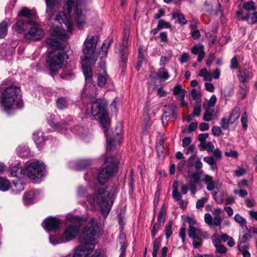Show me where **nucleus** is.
I'll return each mask as SVG.
<instances>
[{"label":"nucleus","instance_id":"nucleus-44","mask_svg":"<svg viewBox=\"0 0 257 257\" xmlns=\"http://www.w3.org/2000/svg\"><path fill=\"white\" fill-rule=\"evenodd\" d=\"M217 99L215 95H212L209 101H206L203 103V107L209 108L210 107L214 106L216 102Z\"/></svg>","mask_w":257,"mask_h":257},{"label":"nucleus","instance_id":"nucleus-31","mask_svg":"<svg viewBox=\"0 0 257 257\" xmlns=\"http://www.w3.org/2000/svg\"><path fill=\"white\" fill-rule=\"evenodd\" d=\"M57 107L60 109H64L68 107L69 103L67 99L65 97H59L56 100Z\"/></svg>","mask_w":257,"mask_h":257},{"label":"nucleus","instance_id":"nucleus-13","mask_svg":"<svg viewBox=\"0 0 257 257\" xmlns=\"http://www.w3.org/2000/svg\"><path fill=\"white\" fill-rule=\"evenodd\" d=\"M61 224V220L55 217H48L42 223L43 227L48 231H55Z\"/></svg>","mask_w":257,"mask_h":257},{"label":"nucleus","instance_id":"nucleus-28","mask_svg":"<svg viewBox=\"0 0 257 257\" xmlns=\"http://www.w3.org/2000/svg\"><path fill=\"white\" fill-rule=\"evenodd\" d=\"M240 114V109L239 107L237 106L235 107L231 111L230 116L229 117L230 123L231 124L233 123L235 120L239 118Z\"/></svg>","mask_w":257,"mask_h":257},{"label":"nucleus","instance_id":"nucleus-42","mask_svg":"<svg viewBox=\"0 0 257 257\" xmlns=\"http://www.w3.org/2000/svg\"><path fill=\"white\" fill-rule=\"evenodd\" d=\"M7 23L3 21L0 23V38H4L7 34Z\"/></svg>","mask_w":257,"mask_h":257},{"label":"nucleus","instance_id":"nucleus-10","mask_svg":"<svg viewBox=\"0 0 257 257\" xmlns=\"http://www.w3.org/2000/svg\"><path fill=\"white\" fill-rule=\"evenodd\" d=\"M166 215V208L164 204H163L161 208L160 211L159 213L157 222L155 223L151 230V235L153 238H154L157 234L160 228L164 226Z\"/></svg>","mask_w":257,"mask_h":257},{"label":"nucleus","instance_id":"nucleus-19","mask_svg":"<svg viewBox=\"0 0 257 257\" xmlns=\"http://www.w3.org/2000/svg\"><path fill=\"white\" fill-rule=\"evenodd\" d=\"M50 35L53 37L63 41H66L68 39L67 35L65 33L62 32L58 27L51 28Z\"/></svg>","mask_w":257,"mask_h":257},{"label":"nucleus","instance_id":"nucleus-9","mask_svg":"<svg viewBox=\"0 0 257 257\" xmlns=\"http://www.w3.org/2000/svg\"><path fill=\"white\" fill-rule=\"evenodd\" d=\"M44 36V31L36 22L35 24L30 25L29 31L25 34V38L27 40L36 41L41 40Z\"/></svg>","mask_w":257,"mask_h":257},{"label":"nucleus","instance_id":"nucleus-60","mask_svg":"<svg viewBox=\"0 0 257 257\" xmlns=\"http://www.w3.org/2000/svg\"><path fill=\"white\" fill-rule=\"evenodd\" d=\"M213 151V156L212 157H213L214 159H215V160L217 161L221 159L222 154L219 149H214Z\"/></svg>","mask_w":257,"mask_h":257},{"label":"nucleus","instance_id":"nucleus-64","mask_svg":"<svg viewBox=\"0 0 257 257\" xmlns=\"http://www.w3.org/2000/svg\"><path fill=\"white\" fill-rule=\"evenodd\" d=\"M215 59V56L214 54L213 53L210 52L209 54L208 57L206 60V64L208 66H210L212 62Z\"/></svg>","mask_w":257,"mask_h":257},{"label":"nucleus","instance_id":"nucleus-39","mask_svg":"<svg viewBox=\"0 0 257 257\" xmlns=\"http://www.w3.org/2000/svg\"><path fill=\"white\" fill-rule=\"evenodd\" d=\"M172 19H175L178 18V23L182 25H185L187 21L184 17V16L182 14L178 13H173L172 15Z\"/></svg>","mask_w":257,"mask_h":257},{"label":"nucleus","instance_id":"nucleus-62","mask_svg":"<svg viewBox=\"0 0 257 257\" xmlns=\"http://www.w3.org/2000/svg\"><path fill=\"white\" fill-rule=\"evenodd\" d=\"M212 133L214 136H219L222 133V131L220 127L214 126L212 128Z\"/></svg>","mask_w":257,"mask_h":257},{"label":"nucleus","instance_id":"nucleus-21","mask_svg":"<svg viewBox=\"0 0 257 257\" xmlns=\"http://www.w3.org/2000/svg\"><path fill=\"white\" fill-rule=\"evenodd\" d=\"M253 74L252 72L248 70L239 71L238 78L240 83H244L252 77Z\"/></svg>","mask_w":257,"mask_h":257},{"label":"nucleus","instance_id":"nucleus-12","mask_svg":"<svg viewBox=\"0 0 257 257\" xmlns=\"http://www.w3.org/2000/svg\"><path fill=\"white\" fill-rule=\"evenodd\" d=\"M18 16L20 17H25L28 19V23L30 25H34L36 24L38 19L37 12L35 10H31L27 7H24L19 12Z\"/></svg>","mask_w":257,"mask_h":257},{"label":"nucleus","instance_id":"nucleus-45","mask_svg":"<svg viewBox=\"0 0 257 257\" xmlns=\"http://www.w3.org/2000/svg\"><path fill=\"white\" fill-rule=\"evenodd\" d=\"M172 225L173 222L170 221L165 226V233L167 238H169L172 235Z\"/></svg>","mask_w":257,"mask_h":257},{"label":"nucleus","instance_id":"nucleus-46","mask_svg":"<svg viewBox=\"0 0 257 257\" xmlns=\"http://www.w3.org/2000/svg\"><path fill=\"white\" fill-rule=\"evenodd\" d=\"M48 123L52 127L57 130L63 129L65 127L66 124L64 122H55L54 121L48 120Z\"/></svg>","mask_w":257,"mask_h":257},{"label":"nucleus","instance_id":"nucleus-15","mask_svg":"<svg viewBox=\"0 0 257 257\" xmlns=\"http://www.w3.org/2000/svg\"><path fill=\"white\" fill-rule=\"evenodd\" d=\"M81 64L86 81L88 82H90L92 78L91 67L95 63H92L91 61L82 60Z\"/></svg>","mask_w":257,"mask_h":257},{"label":"nucleus","instance_id":"nucleus-54","mask_svg":"<svg viewBox=\"0 0 257 257\" xmlns=\"http://www.w3.org/2000/svg\"><path fill=\"white\" fill-rule=\"evenodd\" d=\"M230 123L229 118L227 119L225 117H222L221 120L220 125L223 130H227L229 128Z\"/></svg>","mask_w":257,"mask_h":257},{"label":"nucleus","instance_id":"nucleus-35","mask_svg":"<svg viewBox=\"0 0 257 257\" xmlns=\"http://www.w3.org/2000/svg\"><path fill=\"white\" fill-rule=\"evenodd\" d=\"M243 8L248 12L255 11L257 9L254 2L252 1L246 2L243 4Z\"/></svg>","mask_w":257,"mask_h":257},{"label":"nucleus","instance_id":"nucleus-17","mask_svg":"<svg viewBox=\"0 0 257 257\" xmlns=\"http://www.w3.org/2000/svg\"><path fill=\"white\" fill-rule=\"evenodd\" d=\"M251 237L252 235H250L249 232H248L247 233H244L242 236L239 238L237 242V246L239 250L248 249V241Z\"/></svg>","mask_w":257,"mask_h":257},{"label":"nucleus","instance_id":"nucleus-32","mask_svg":"<svg viewBox=\"0 0 257 257\" xmlns=\"http://www.w3.org/2000/svg\"><path fill=\"white\" fill-rule=\"evenodd\" d=\"M239 88L240 90L238 92L237 94L241 98L244 99L248 92V87L245 83H240Z\"/></svg>","mask_w":257,"mask_h":257},{"label":"nucleus","instance_id":"nucleus-55","mask_svg":"<svg viewBox=\"0 0 257 257\" xmlns=\"http://www.w3.org/2000/svg\"><path fill=\"white\" fill-rule=\"evenodd\" d=\"M164 143V141L162 139L159 140L157 141V142L156 143V148L157 151L158 153L163 152Z\"/></svg>","mask_w":257,"mask_h":257},{"label":"nucleus","instance_id":"nucleus-53","mask_svg":"<svg viewBox=\"0 0 257 257\" xmlns=\"http://www.w3.org/2000/svg\"><path fill=\"white\" fill-rule=\"evenodd\" d=\"M194 106L193 114V116H198L200 114L201 102L195 103Z\"/></svg>","mask_w":257,"mask_h":257},{"label":"nucleus","instance_id":"nucleus-34","mask_svg":"<svg viewBox=\"0 0 257 257\" xmlns=\"http://www.w3.org/2000/svg\"><path fill=\"white\" fill-rule=\"evenodd\" d=\"M155 74L159 78L162 80H167L169 77V73L164 67L160 68Z\"/></svg>","mask_w":257,"mask_h":257},{"label":"nucleus","instance_id":"nucleus-22","mask_svg":"<svg viewBox=\"0 0 257 257\" xmlns=\"http://www.w3.org/2000/svg\"><path fill=\"white\" fill-rule=\"evenodd\" d=\"M15 30L18 33H22L28 29L30 27V24L27 21L19 20L15 25Z\"/></svg>","mask_w":257,"mask_h":257},{"label":"nucleus","instance_id":"nucleus-40","mask_svg":"<svg viewBox=\"0 0 257 257\" xmlns=\"http://www.w3.org/2000/svg\"><path fill=\"white\" fill-rule=\"evenodd\" d=\"M188 234L189 237L194 238L199 236L200 235V231L193 226H189Z\"/></svg>","mask_w":257,"mask_h":257},{"label":"nucleus","instance_id":"nucleus-61","mask_svg":"<svg viewBox=\"0 0 257 257\" xmlns=\"http://www.w3.org/2000/svg\"><path fill=\"white\" fill-rule=\"evenodd\" d=\"M207 199L205 197L197 200L196 202V208L197 209L201 208L204 206L205 202H207Z\"/></svg>","mask_w":257,"mask_h":257},{"label":"nucleus","instance_id":"nucleus-7","mask_svg":"<svg viewBox=\"0 0 257 257\" xmlns=\"http://www.w3.org/2000/svg\"><path fill=\"white\" fill-rule=\"evenodd\" d=\"M94 201L99 206L103 215H107L112 205L110 193L104 188H100L94 198Z\"/></svg>","mask_w":257,"mask_h":257},{"label":"nucleus","instance_id":"nucleus-26","mask_svg":"<svg viewBox=\"0 0 257 257\" xmlns=\"http://www.w3.org/2000/svg\"><path fill=\"white\" fill-rule=\"evenodd\" d=\"M203 160L205 162L208 164L210 166V168L212 171H217V161L215 160V159H214L212 156H207L205 157L203 159Z\"/></svg>","mask_w":257,"mask_h":257},{"label":"nucleus","instance_id":"nucleus-57","mask_svg":"<svg viewBox=\"0 0 257 257\" xmlns=\"http://www.w3.org/2000/svg\"><path fill=\"white\" fill-rule=\"evenodd\" d=\"M241 122L243 127L244 129H246V128L247 127V114L246 112H244L242 113L241 117Z\"/></svg>","mask_w":257,"mask_h":257},{"label":"nucleus","instance_id":"nucleus-30","mask_svg":"<svg viewBox=\"0 0 257 257\" xmlns=\"http://www.w3.org/2000/svg\"><path fill=\"white\" fill-rule=\"evenodd\" d=\"M96 119H99L100 123L103 127H106L109 123L108 114L106 111L103 114L98 115L96 117Z\"/></svg>","mask_w":257,"mask_h":257},{"label":"nucleus","instance_id":"nucleus-48","mask_svg":"<svg viewBox=\"0 0 257 257\" xmlns=\"http://www.w3.org/2000/svg\"><path fill=\"white\" fill-rule=\"evenodd\" d=\"M107 78L108 77L106 74H105V75H99L97 78V84L98 86H103L106 82Z\"/></svg>","mask_w":257,"mask_h":257},{"label":"nucleus","instance_id":"nucleus-49","mask_svg":"<svg viewBox=\"0 0 257 257\" xmlns=\"http://www.w3.org/2000/svg\"><path fill=\"white\" fill-rule=\"evenodd\" d=\"M171 27V24L164 20H160L158 22V29H160L161 30L164 28H170Z\"/></svg>","mask_w":257,"mask_h":257},{"label":"nucleus","instance_id":"nucleus-24","mask_svg":"<svg viewBox=\"0 0 257 257\" xmlns=\"http://www.w3.org/2000/svg\"><path fill=\"white\" fill-rule=\"evenodd\" d=\"M222 210L220 208H217L213 212V226H217L220 225L222 222V219L220 216Z\"/></svg>","mask_w":257,"mask_h":257},{"label":"nucleus","instance_id":"nucleus-58","mask_svg":"<svg viewBox=\"0 0 257 257\" xmlns=\"http://www.w3.org/2000/svg\"><path fill=\"white\" fill-rule=\"evenodd\" d=\"M118 241L120 245V250H126V245L125 243V237L123 235H120L118 238Z\"/></svg>","mask_w":257,"mask_h":257},{"label":"nucleus","instance_id":"nucleus-56","mask_svg":"<svg viewBox=\"0 0 257 257\" xmlns=\"http://www.w3.org/2000/svg\"><path fill=\"white\" fill-rule=\"evenodd\" d=\"M204 220L206 223L209 226H213V218L210 214L206 213L204 215Z\"/></svg>","mask_w":257,"mask_h":257},{"label":"nucleus","instance_id":"nucleus-27","mask_svg":"<svg viewBox=\"0 0 257 257\" xmlns=\"http://www.w3.org/2000/svg\"><path fill=\"white\" fill-rule=\"evenodd\" d=\"M33 139L38 147H42L45 141L42 133L36 132L33 135Z\"/></svg>","mask_w":257,"mask_h":257},{"label":"nucleus","instance_id":"nucleus-59","mask_svg":"<svg viewBox=\"0 0 257 257\" xmlns=\"http://www.w3.org/2000/svg\"><path fill=\"white\" fill-rule=\"evenodd\" d=\"M234 218L235 221L240 224L246 223V220L242 216H241L239 214H235Z\"/></svg>","mask_w":257,"mask_h":257},{"label":"nucleus","instance_id":"nucleus-16","mask_svg":"<svg viewBox=\"0 0 257 257\" xmlns=\"http://www.w3.org/2000/svg\"><path fill=\"white\" fill-rule=\"evenodd\" d=\"M128 56V50L127 47L120 46L119 65L122 72L124 71L126 68Z\"/></svg>","mask_w":257,"mask_h":257},{"label":"nucleus","instance_id":"nucleus-11","mask_svg":"<svg viewBox=\"0 0 257 257\" xmlns=\"http://www.w3.org/2000/svg\"><path fill=\"white\" fill-rule=\"evenodd\" d=\"M107 102L102 99H97L91 103V113L94 118L96 116L103 114L106 111Z\"/></svg>","mask_w":257,"mask_h":257},{"label":"nucleus","instance_id":"nucleus-1","mask_svg":"<svg viewBox=\"0 0 257 257\" xmlns=\"http://www.w3.org/2000/svg\"><path fill=\"white\" fill-rule=\"evenodd\" d=\"M46 4V13L48 19V24L57 22L61 25L62 29H66L71 33L73 29L72 20H75L79 29H82L85 25V17L81 10V0H65V6L69 17L65 13L58 10V0H45Z\"/></svg>","mask_w":257,"mask_h":257},{"label":"nucleus","instance_id":"nucleus-47","mask_svg":"<svg viewBox=\"0 0 257 257\" xmlns=\"http://www.w3.org/2000/svg\"><path fill=\"white\" fill-rule=\"evenodd\" d=\"M204 120L209 121L213 119V111H210L209 108H206L205 113L203 116Z\"/></svg>","mask_w":257,"mask_h":257},{"label":"nucleus","instance_id":"nucleus-25","mask_svg":"<svg viewBox=\"0 0 257 257\" xmlns=\"http://www.w3.org/2000/svg\"><path fill=\"white\" fill-rule=\"evenodd\" d=\"M25 185L26 183L20 180H18L13 181V184L11 186V188L14 192L17 193L24 190Z\"/></svg>","mask_w":257,"mask_h":257},{"label":"nucleus","instance_id":"nucleus-5","mask_svg":"<svg viewBox=\"0 0 257 257\" xmlns=\"http://www.w3.org/2000/svg\"><path fill=\"white\" fill-rule=\"evenodd\" d=\"M104 165V167L100 170L97 177L98 182L102 185L106 183L117 172L118 160L112 156H107Z\"/></svg>","mask_w":257,"mask_h":257},{"label":"nucleus","instance_id":"nucleus-38","mask_svg":"<svg viewBox=\"0 0 257 257\" xmlns=\"http://www.w3.org/2000/svg\"><path fill=\"white\" fill-rule=\"evenodd\" d=\"M35 198V193L33 191L26 192L24 197L25 203L30 204L31 203Z\"/></svg>","mask_w":257,"mask_h":257},{"label":"nucleus","instance_id":"nucleus-51","mask_svg":"<svg viewBox=\"0 0 257 257\" xmlns=\"http://www.w3.org/2000/svg\"><path fill=\"white\" fill-rule=\"evenodd\" d=\"M211 240L215 247L221 244V236L218 234H214L212 235L211 237Z\"/></svg>","mask_w":257,"mask_h":257},{"label":"nucleus","instance_id":"nucleus-29","mask_svg":"<svg viewBox=\"0 0 257 257\" xmlns=\"http://www.w3.org/2000/svg\"><path fill=\"white\" fill-rule=\"evenodd\" d=\"M90 165V162L88 160H80L76 162V169L82 170Z\"/></svg>","mask_w":257,"mask_h":257},{"label":"nucleus","instance_id":"nucleus-6","mask_svg":"<svg viewBox=\"0 0 257 257\" xmlns=\"http://www.w3.org/2000/svg\"><path fill=\"white\" fill-rule=\"evenodd\" d=\"M98 37L96 35L87 37L84 41L82 46L83 56H81V60L91 61L95 63L98 59L96 52Z\"/></svg>","mask_w":257,"mask_h":257},{"label":"nucleus","instance_id":"nucleus-4","mask_svg":"<svg viewBox=\"0 0 257 257\" xmlns=\"http://www.w3.org/2000/svg\"><path fill=\"white\" fill-rule=\"evenodd\" d=\"M2 85L4 89L1 97V103L4 110L9 112L11 110L22 106L21 90L19 87L6 81Z\"/></svg>","mask_w":257,"mask_h":257},{"label":"nucleus","instance_id":"nucleus-52","mask_svg":"<svg viewBox=\"0 0 257 257\" xmlns=\"http://www.w3.org/2000/svg\"><path fill=\"white\" fill-rule=\"evenodd\" d=\"M193 239L192 244L194 248H200L202 245V240L199 236L195 237Z\"/></svg>","mask_w":257,"mask_h":257},{"label":"nucleus","instance_id":"nucleus-3","mask_svg":"<svg viewBox=\"0 0 257 257\" xmlns=\"http://www.w3.org/2000/svg\"><path fill=\"white\" fill-rule=\"evenodd\" d=\"M46 42L50 48L55 50L50 52L47 58V66L51 75L53 76L62 67L66 55L65 50L69 48V46L52 38L47 39Z\"/></svg>","mask_w":257,"mask_h":257},{"label":"nucleus","instance_id":"nucleus-43","mask_svg":"<svg viewBox=\"0 0 257 257\" xmlns=\"http://www.w3.org/2000/svg\"><path fill=\"white\" fill-rule=\"evenodd\" d=\"M113 40L112 39L108 38L105 40L104 42L103 43V44L101 47V50L102 52L104 53L105 55H106L107 53L108 49L112 43Z\"/></svg>","mask_w":257,"mask_h":257},{"label":"nucleus","instance_id":"nucleus-20","mask_svg":"<svg viewBox=\"0 0 257 257\" xmlns=\"http://www.w3.org/2000/svg\"><path fill=\"white\" fill-rule=\"evenodd\" d=\"M191 52L194 55L198 54L197 61L198 62L202 61L205 55L203 45H195V46L192 48Z\"/></svg>","mask_w":257,"mask_h":257},{"label":"nucleus","instance_id":"nucleus-50","mask_svg":"<svg viewBox=\"0 0 257 257\" xmlns=\"http://www.w3.org/2000/svg\"><path fill=\"white\" fill-rule=\"evenodd\" d=\"M162 241V237L161 236H159L157 238H156L154 242H153V250L154 251H158L160 247V244Z\"/></svg>","mask_w":257,"mask_h":257},{"label":"nucleus","instance_id":"nucleus-14","mask_svg":"<svg viewBox=\"0 0 257 257\" xmlns=\"http://www.w3.org/2000/svg\"><path fill=\"white\" fill-rule=\"evenodd\" d=\"M80 226L77 225H70L67 227L62 234L63 241L72 240L79 232Z\"/></svg>","mask_w":257,"mask_h":257},{"label":"nucleus","instance_id":"nucleus-41","mask_svg":"<svg viewBox=\"0 0 257 257\" xmlns=\"http://www.w3.org/2000/svg\"><path fill=\"white\" fill-rule=\"evenodd\" d=\"M190 98L192 100H195V103L201 102V94L200 92L197 91L196 89H193L191 90Z\"/></svg>","mask_w":257,"mask_h":257},{"label":"nucleus","instance_id":"nucleus-37","mask_svg":"<svg viewBox=\"0 0 257 257\" xmlns=\"http://www.w3.org/2000/svg\"><path fill=\"white\" fill-rule=\"evenodd\" d=\"M11 187L9 180L0 177V190L6 191L8 190Z\"/></svg>","mask_w":257,"mask_h":257},{"label":"nucleus","instance_id":"nucleus-23","mask_svg":"<svg viewBox=\"0 0 257 257\" xmlns=\"http://www.w3.org/2000/svg\"><path fill=\"white\" fill-rule=\"evenodd\" d=\"M188 163L189 164L190 166L193 165L196 169V171H203L201 170L203 166L201 161L199 159H196L195 156L190 157L188 160Z\"/></svg>","mask_w":257,"mask_h":257},{"label":"nucleus","instance_id":"nucleus-8","mask_svg":"<svg viewBox=\"0 0 257 257\" xmlns=\"http://www.w3.org/2000/svg\"><path fill=\"white\" fill-rule=\"evenodd\" d=\"M44 170L45 167L43 164H40L38 162H34L30 163L25 172L29 179L35 180L44 176Z\"/></svg>","mask_w":257,"mask_h":257},{"label":"nucleus","instance_id":"nucleus-18","mask_svg":"<svg viewBox=\"0 0 257 257\" xmlns=\"http://www.w3.org/2000/svg\"><path fill=\"white\" fill-rule=\"evenodd\" d=\"M19 163L17 165H11L10 167V172L12 177L23 178L25 175V170L21 166L20 167Z\"/></svg>","mask_w":257,"mask_h":257},{"label":"nucleus","instance_id":"nucleus-2","mask_svg":"<svg viewBox=\"0 0 257 257\" xmlns=\"http://www.w3.org/2000/svg\"><path fill=\"white\" fill-rule=\"evenodd\" d=\"M99 233V226L96 219L92 218L83 228L79 237L82 245L75 249L72 257H87L92 251L95 236Z\"/></svg>","mask_w":257,"mask_h":257},{"label":"nucleus","instance_id":"nucleus-33","mask_svg":"<svg viewBox=\"0 0 257 257\" xmlns=\"http://www.w3.org/2000/svg\"><path fill=\"white\" fill-rule=\"evenodd\" d=\"M174 113V109L172 106H165L164 112L162 116V122H163L164 120H168V118L171 115Z\"/></svg>","mask_w":257,"mask_h":257},{"label":"nucleus","instance_id":"nucleus-63","mask_svg":"<svg viewBox=\"0 0 257 257\" xmlns=\"http://www.w3.org/2000/svg\"><path fill=\"white\" fill-rule=\"evenodd\" d=\"M159 38L161 42H162L168 43L169 41L168 39V34L166 32L160 33Z\"/></svg>","mask_w":257,"mask_h":257},{"label":"nucleus","instance_id":"nucleus-36","mask_svg":"<svg viewBox=\"0 0 257 257\" xmlns=\"http://www.w3.org/2000/svg\"><path fill=\"white\" fill-rule=\"evenodd\" d=\"M202 173L203 171H196L193 173H191V174H189L188 177L191 179L190 183H193L195 184L197 183L199 181L201 174H202Z\"/></svg>","mask_w":257,"mask_h":257}]
</instances>
